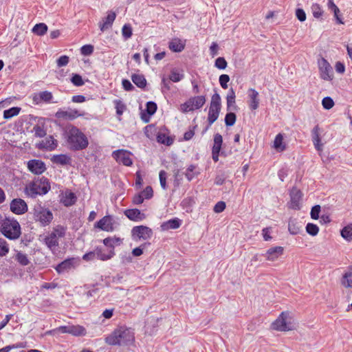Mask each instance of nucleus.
<instances>
[{
  "mask_svg": "<svg viewBox=\"0 0 352 352\" xmlns=\"http://www.w3.org/2000/svg\"><path fill=\"white\" fill-rule=\"evenodd\" d=\"M135 340L134 332L131 328L121 326L116 329L105 338V342L110 345L126 346Z\"/></svg>",
  "mask_w": 352,
  "mask_h": 352,
  "instance_id": "f257e3e1",
  "label": "nucleus"
},
{
  "mask_svg": "<svg viewBox=\"0 0 352 352\" xmlns=\"http://www.w3.org/2000/svg\"><path fill=\"white\" fill-rule=\"evenodd\" d=\"M67 142L73 151L84 150L89 145L87 136L75 126H72L67 131Z\"/></svg>",
  "mask_w": 352,
  "mask_h": 352,
  "instance_id": "f03ea898",
  "label": "nucleus"
},
{
  "mask_svg": "<svg viewBox=\"0 0 352 352\" xmlns=\"http://www.w3.org/2000/svg\"><path fill=\"white\" fill-rule=\"evenodd\" d=\"M0 231L4 236L10 240L18 239L21 234L19 223L10 217L1 218Z\"/></svg>",
  "mask_w": 352,
  "mask_h": 352,
  "instance_id": "7ed1b4c3",
  "label": "nucleus"
},
{
  "mask_svg": "<svg viewBox=\"0 0 352 352\" xmlns=\"http://www.w3.org/2000/svg\"><path fill=\"white\" fill-rule=\"evenodd\" d=\"M50 188V180L42 176L35 178L30 182L28 186L26 187V191L31 197H35L36 195H46Z\"/></svg>",
  "mask_w": 352,
  "mask_h": 352,
  "instance_id": "20e7f679",
  "label": "nucleus"
},
{
  "mask_svg": "<svg viewBox=\"0 0 352 352\" xmlns=\"http://www.w3.org/2000/svg\"><path fill=\"white\" fill-rule=\"evenodd\" d=\"M221 109V98L220 95L215 92L211 97V101L208 113V125L203 131L206 132L210 126L218 119Z\"/></svg>",
  "mask_w": 352,
  "mask_h": 352,
  "instance_id": "39448f33",
  "label": "nucleus"
},
{
  "mask_svg": "<svg viewBox=\"0 0 352 352\" xmlns=\"http://www.w3.org/2000/svg\"><path fill=\"white\" fill-rule=\"evenodd\" d=\"M33 215L34 220L39 221L43 226L49 225L53 219L52 212L48 208L43 207L41 204H37L34 206Z\"/></svg>",
  "mask_w": 352,
  "mask_h": 352,
  "instance_id": "423d86ee",
  "label": "nucleus"
},
{
  "mask_svg": "<svg viewBox=\"0 0 352 352\" xmlns=\"http://www.w3.org/2000/svg\"><path fill=\"white\" fill-rule=\"evenodd\" d=\"M290 320L289 313L288 311L282 312L278 318L272 322V327L273 329L280 331H290L292 329Z\"/></svg>",
  "mask_w": 352,
  "mask_h": 352,
  "instance_id": "0eeeda50",
  "label": "nucleus"
},
{
  "mask_svg": "<svg viewBox=\"0 0 352 352\" xmlns=\"http://www.w3.org/2000/svg\"><path fill=\"white\" fill-rule=\"evenodd\" d=\"M153 236V230L146 226H134L131 230L132 239L138 241L141 239L148 240Z\"/></svg>",
  "mask_w": 352,
  "mask_h": 352,
  "instance_id": "6e6552de",
  "label": "nucleus"
},
{
  "mask_svg": "<svg viewBox=\"0 0 352 352\" xmlns=\"http://www.w3.org/2000/svg\"><path fill=\"white\" fill-rule=\"evenodd\" d=\"M290 202L289 207L293 210H298L300 209V201L302 198V192L296 187H293L290 190Z\"/></svg>",
  "mask_w": 352,
  "mask_h": 352,
  "instance_id": "1a4fd4ad",
  "label": "nucleus"
},
{
  "mask_svg": "<svg viewBox=\"0 0 352 352\" xmlns=\"http://www.w3.org/2000/svg\"><path fill=\"white\" fill-rule=\"evenodd\" d=\"M319 69L320 77L324 80H331L333 79V69L329 62L322 58L319 62Z\"/></svg>",
  "mask_w": 352,
  "mask_h": 352,
  "instance_id": "9d476101",
  "label": "nucleus"
},
{
  "mask_svg": "<svg viewBox=\"0 0 352 352\" xmlns=\"http://www.w3.org/2000/svg\"><path fill=\"white\" fill-rule=\"evenodd\" d=\"M28 169L34 175H41L47 168L44 162L41 160H30L27 163Z\"/></svg>",
  "mask_w": 352,
  "mask_h": 352,
  "instance_id": "9b49d317",
  "label": "nucleus"
},
{
  "mask_svg": "<svg viewBox=\"0 0 352 352\" xmlns=\"http://www.w3.org/2000/svg\"><path fill=\"white\" fill-rule=\"evenodd\" d=\"M10 210L16 214H23L28 211L26 202L20 198H16L11 201L10 204Z\"/></svg>",
  "mask_w": 352,
  "mask_h": 352,
  "instance_id": "f8f14e48",
  "label": "nucleus"
},
{
  "mask_svg": "<svg viewBox=\"0 0 352 352\" xmlns=\"http://www.w3.org/2000/svg\"><path fill=\"white\" fill-rule=\"evenodd\" d=\"M113 158L120 164L130 166L133 161L130 157V153L124 150H117L113 152Z\"/></svg>",
  "mask_w": 352,
  "mask_h": 352,
  "instance_id": "ddd939ff",
  "label": "nucleus"
},
{
  "mask_svg": "<svg viewBox=\"0 0 352 352\" xmlns=\"http://www.w3.org/2000/svg\"><path fill=\"white\" fill-rule=\"evenodd\" d=\"M95 228L107 232H112L114 230L113 218L111 215H106L95 223Z\"/></svg>",
  "mask_w": 352,
  "mask_h": 352,
  "instance_id": "4468645a",
  "label": "nucleus"
},
{
  "mask_svg": "<svg viewBox=\"0 0 352 352\" xmlns=\"http://www.w3.org/2000/svg\"><path fill=\"white\" fill-rule=\"evenodd\" d=\"M77 263V259L75 258H69L59 264L56 265L55 267L56 271L58 274H62L65 272H68L69 270L74 268L76 263Z\"/></svg>",
  "mask_w": 352,
  "mask_h": 352,
  "instance_id": "2eb2a0df",
  "label": "nucleus"
},
{
  "mask_svg": "<svg viewBox=\"0 0 352 352\" xmlns=\"http://www.w3.org/2000/svg\"><path fill=\"white\" fill-rule=\"evenodd\" d=\"M82 116H83V114L79 113L78 110L72 109L67 111L59 109L55 114V116L58 119H67L70 120Z\"/></svg>",
  "mask_w": 352,
  "mask_h": 352,
  "instance_id": "dca6fc26",
  "label": "nucleus"
},
{
  "mask_svg": "<svg viewBox=\"0 0 352 352\" xmlns=\"http://www.w3.org/2000/svg\"><path fill=\"white\" fill-rule=\"evenodd\" d=\"M157 109V104L155 102H147L146 104V113H141V119L142 121L144 123H148L150 121V117L156 112Z\"/></svg>",
  "mask_w": 352,
  "mask_h": 352,
  "instance_id": "f3484780",
  "label": "nucleus"
},
{
  "mask_svg": "<svg viewBox=\"0 0 352 352\" xmlns=\"http://www.w3.org/2000/svg\"><path fill=\"white\" fill-rule=\"evenodd\" d=\"M124 214L133 221H141L146 218V214L138 208L126 209L124 211Z\"/></svg>",
  "mask_w": 352,
  "mask_h": 352,
  "instance_id": "a211bd4d",
  "label": "nucleus"
},
{
  "mask_svg": "<svg viewBox=\"0 0 352 352\" xmlns=\"http://www.w3.org/2000/svg\"><path fill=\"white\" fill-rule=\"evenodd\" d=\"M116 17V14L113 11H109L107 12V16L104 17L102 20V22L100 23L99 27L102 32L105 31L106 30L110 28L113 21H115Z\"/></svg>",
  "mask_w": 352,
  "mask_h": 352,
  "instance_id": "6ab92c4d",
  "label": "nucleus"
},
{
  "mask_svg": "<svg viewBox=\"0 0 352 352\" xmlns=\"http://www.w3.org/2000/svg\"><path fill=\"white\" fill-rule=\"evenodd\" d=\"M311 140L315 148L318 151H322L323 144L321 143L320 128L318 125L315 126L311 131Z\"/></svg>",
  "mask_w": 352,
  "mask_h": 352,
  "instance_id": "aec40b11",
  "label": "nucleus"
},
{
  "mask_svg": "<svg viewBox=\"0 0 352 352\" xmlns=\"http://www.w3.org/2000/svg\"><path fill=\"white\" fill-rule=\"evenodd\" d=\"M283 248L276 246L268 249L265 254L267 260L274 261L283 254Z\"/></svg>",
  "mask_w": 352,
  "mask_h": 352,
  "instance_id": "412c9836",
  "label": "nucleus"
},
{
  "mask_svg": "<svg viewBox=\"0 0 352 352\" xmlns=\"http://www.w3.org/2000/svg\"><path fill=\"white\" fill-rule=\"evenodd\" d=\"M250 98L249 107L252 110H256L259 105L258 92L253 88H250L248 91Z\"/></svg>",
  "mask_w": 352,
  "mask_h": 352,
  "instance_id": "4be33fe9",
  "label": "nucleus"
},
{
  "mask_svg": "<svg viewBox=\"0 0 352 352\" xmlns=\"http://www.w3.org/2000/svg\"><path fill=\"white\" fill-rule=\"evenodd\" d=\"M43 241L47 247L52 252L55 251L58 246V239L54 233H48L47 235L45 236Z\"/></svg>",
  "mask_w": 352,
  "mask_h": 352,
  "instance_id": "5701e85b",
  "label": "nucleus"
},
{
  "mask_svg": "<svg viewBox=\"0 0 352 352\" xmlns=\"http://www.w3.org/2000/svg\"><path fill=\"white\" fill-rule=\"evenodd\" d=\"M53 96L50 91H41L38 94L34 96L33 102L36 104L41 103V102H50Z\"/></svg>",
  "mask_w": 352,
  "mask_h": 352,
  "instance_id": "b1692460",
  "label": "nucleus"
},
{
  "mask_svg": "<svg viewBox=\"0 0 352 352\" xmlns=\"http://www.w3.org/2000/svg\"><path fill=\"white\" fill-rule=\"evenodd\" d=\"M60 329L63 333H68L76 336L85 334V329L81 326H64L61 327Z\"/></svg>",
  "mask_w": 352,
  "mask_h": 352,
  "instance_id": "393cba45",
  "label": "nucleus"
},
{
  "mask_svg": "<svg viewBox=\"0 0 352 352\" xmlns=\"http://www.w3.org/2000/svg\"><path fill=\"white\" fill-rule=\"evenodd\" d=\"M115 255L114 251L104 249L102 247L96 248V256L101 261H107L111 259Z\"/></svg>",
  "mask_w": 352,
  "mask_h": 352,
  "instance_id": "a878e982",
  "label": "nucleus"
},
{
  "mask_svg": "<svg viewBox=\"0 0 352 352\" xmlns=\"http://www.w3.org/2000/svg\"><path fill=\"white\" fill-rule=\"evenodd\" d=\"M57 146V141L53 138V136L50 135L46 138L45 141H43L39 144L38 148L41 149H45L47 151H53Z\"/></svg>",
  "mask_w": 352,
  "mask_h": 352,
  "instance_id": "bb28decb",
  "label": "nucleus"
},
{
  "mask_svg": "<svg viewBox=\"0 0 352 352\" xmlns=\"http://www.w3.org/2000/svg\"><path fill=\"white\" fill-rule=\"evenodd\" d=\"M182 221L178 218L171 219L161 225L162 230H168L170 229H177L180 227Z\"/></svg>",
  "mask_w": 352,
  "mask_h": 352,
  "instance_id": "cd10ccee",
  "label": "nucleus"
},
{
  "mask_svg": "<svg viewBox=\"0 0 352 352\" xmlns=\"http://www.w3.org/2000/svg\"><path fill=\"white\" fill-rule=\"evenodd\" d=\"M122 240L120 237H107L103 239V243L106 246L107 249L114 251L115 245H120L122 243Z\"/></svg>",
  "mask_w": 352,
  "mask_h": 352,
  "instance_id": "c85d7f7f",
  "label": "nucleus"
},
{
  "mask_svg": "<svg viewBox=\"0 0 352 352\" xmlns=\"http://www.w3.org/2000/svg\"><path fill=\"white\" fill-rule=\"evenodd\" d=\"M341 283L346 288L352 287V265L349 266L347 270L343 274Z\"/></svg>",
  "mask_w": 352,
  "mask_h": 352,
  "instance_id": "c756f323",
  "label": "nucleus"
},
{
  "mask_svg": "<svg viewBox=\"0 0 352 352\" xmlns=\"http://www.w3.org/2000/svg\"><path fill=\"white\" fill-rule=\"evenodd\" d=\"M77 201V197L75 193L71 191H66L65 195L61 199L62 203L65 206H71L75 204Z\"/></svg>",
  "mask_w": 352,
  "mask_h": 352,
  "instance_id": "7c9ffc66",
  "label": "nucleus"
},
{
  "mask_svg": "<svg viewBox=\"0 0 352 352\" xmlns=\"http://www.w3.org/2000/svg\"><path fill=\"white\" fill-rule=\"evenodd\" d=\"M193 110L201 108L206 103V99L205 96H197L189 98Z\"/></svg>",
  "mask_w": 352,
  "mask_h": 352,
  "instance_id": "2f4dec72",
  "label": "nucleus"
},
{
  "mask_svg": "<svg viewBox=\"0 0 352 352\" xmlns=\"http://www.w3.org/2000/svg\"><path fill=\"white\" fill-rule=\"evenodd\" d=\"M51 160L54 164L65 166L70 163L71 157L65 154H59L53 155Z\"/></svg>",
  "mask_w": 352,
  "mask_h": 352,
  "instance_id": "473e14b6",
  "label": "nucleus"
},
{
  "mask_svg": "<svg viewBox=\"0 0 352 352\" xmlns=\"http://www.w3.org/2000/svg\"><path fill=\"white\" fill-rule=\"evenodd\" d=\"M170 50L174 52H181L184 50L185 45L179 38H174L169 42Z\"/></svg>",
  "mask_w": 352,
  "mask_h": 352,
  "instance_id": "72a5a7b5",
  "label": "nucleus"
},
{
  "mask_svg": "<svg viewBox=\"0 0 352 352\" xmlns=\"http://www.w3.org/2000/svg\"><path fill=\"white\" fill-rule=\"evenodd\" d=\"M133 82L139 88L144 89L146 86V80L142 74H133L131 76Z\"/></svg>",
  "mask_w": 352,
  "mask_h": 352,
  "instance_id": "f704fd0d",
  "label": "nucleus"
},
{
  "mask_svg": "<svg viewBox=\"0 0 352 352\" xmlns=\"http://www.w3.org/2000/svg\"><path fill=\"white\" fill-rule=\"evenodd\" d=\"M288 230L291 234L296 235L300 232L301 226L295 219L291 218L288 222Z\"/></svg>",
  "mask_w": 352,
  "mask_h": 352,
  "instance_id": "c9c22d12",
  "label": "nucleus"
},
{
  "mask_svg": "<svg viewBox=\"0 0 352 352\" xmlns=\"http://www.w3.org/2000/svg\"><path fill=\"white\" fill-rule=\"evenodd\" d=\"M157 141L160 143L165 144L166 146H170L173 144V139L170 136L166 135V133L162 132H158L156 137Z\"/></svg>",
  "mask_w": 352,
  "mask_h": 352,
  "instance_id": "e433bc0d",
  "label": "nucleus"
},
{
  "mask_svg": "<svg viewBox=\"0 0 352 352\" xmlns=\"http://www.w3.org/2000/svg\"><path fill=\"white\" fill-rule=\"evenodd\" d=\"M184 78L183 72H179L177 69L173 68L170 70V73L168 76L169 80L173 82H177L182 80Z\"/></svg>",
  "mask_w": 352,
  "mask_h": 352,
  "instance_id": "4c0bfd02",
  "label": "nucleus"
},
{
  "mask_svg": "<svg viewBox=\"0 0 352 352\" xmlns=\"http://www.w3.org/2000/svg\"><path fill=\"white\" fill-rule=\"evenodd\" d=\"M14 259L22 266H26L30 263L27 254L21 251H16Z\"/></svg>",
  "mask_w": 352,
  "mask_h": 352,
  "instance_id": "58836bf2",
  "label": "nucleus"
},
{
  "mask_svg": "<svg viewBox=\"0 0 352 352\" xmlns=\"http://www.w3.org/2000/svg\"><path fill=\"white\" fill-rule=\"evenodd\" d=\"M21 110V109L18 107H13L6 109L3 111V118L9 120L12 117L17 116L20 113Z\"/></svg>",
  "mask_w": 352,
  "mask_h": 352,
  "instance_id": "ea45409f",
  "label": "nucleus"
},
{
  "mask_svg": "<svg viewBox=\"0 0 352 352\" xmlns=\"http://www.w3.org/2000/svg\"><path fill=\"white\" fill-rule=\"evenodd\" d=\"M341 236L348 241H352V223L344 227L340 231Z\"/></svg>",
  "mask_w": 352,
  "mask_h": 352,
  "instance_id": "a19ab883",
  "label": "nucleus"
},
{
  "mask_svg": "<svg viewBox=\"0 0 352 352\" xmlns=\"http://www.w3.org/2000/svg\"><path fill=\"white\" fill-rule=\"evenodd\" d=\"M47 26L46 24H45L43 23H40L36 24L32 29V32L35 34L38 35V36L44 35L47 32Z\"/></svg>",
  "mask_w": 352,
  "mask_h": 352,
  "instance_id": "79ce46f5",
  "label": "nucleus"
},
{
  "mask_svg": "<svg viewBox=\"0 0 352 352\" xmlns=\"http://www.w3.org/2000/svg\"><path fill=\"white\" fill-rule=\"evenodd\" d=\"M223 144V138L222 135L219 133H216L214 135V143L212 148V150L221 151V146Z\"/></svg>",
  "mask_w": 352,
  "mask_h": 352,
  "instance_id": "37998d69",
  "label": "nucleus"
},
{
  "mask_svg": "<svg viewBox=\"0 0 352 352\" xmlns=\"http://www.w3.org/2000/svg\"><path fill=\"white\" fill-rule=\"evenodd\" d=\"M274 146L276 149L280 151L285 149V145L283 144V136L281 133L276 135L274 142Z\"/></svg>",
  "mask_w": 352,
  "mask_h": 352,
  "instance_id": "c03bdc74",
  "label": "nucleus"
},
{
  "mask_svg": "<svg viewBox=\"0 0 352 352\" xmlns=\"http://www.w3.org/2000/svg\"><path fill=\"white\" fill-rule=\"evenodd\" d=\"M236 120V116L234 112L227 113L225 116V124L227 126H233Z\"/></svg>",
  "mask_w": 352,
  "mask_h": 352,
  "instance_id": "a18cd8bd",
  "label": "nucleus"
},
{
  "mask_svg": "<svg viewBox=\"0 0 352 352\" xmlns=\"http://www.w3.org/2000/svg\"><path fill=\"white\" fill-rule=\"evenodd\" d=\"M122 34L125 40L129 39L133 34L131 25L129 23H126L122 28Z\"/></svg>",
  "mask_w": 352,
  "mask_h": 352,
  "instance_id": "49530a36",
  "label": "nucleus"
},
{
  "mask_svg": "<svg viewBox=\"0 0 352 352\" xmlns=\"http://www.w3.org/2000/svg\"><path fill=\"white\" fill-rule=\"evenodd\" d=\"M10 248L7 241L0 238V256H5L9 252Z\"/></svg>",
  "mask_w": 352,
  "mask_h": 352,
  "instance_id": "de8ad7c7",
  "label": "nucleus"
},
{
  "mask_svg": "<svg viewBox=\"0 0 352 352\" xmlns=\"http://www.w3.org/2000/svg\"><path fill=\"white\" fill-rule=\"evenodd\" d=\"M306 231L309 234L316 236L319 232V228L314 223H308L306 226Z\"/></svg>",
  "mask_w": 352,
  "mask_h": 352,
  "instance_id": "09e8293b",
  "label": "nucleus"
},
{
  "mask_svg": "<svg viewBox=\"0 0 352 352\" xmlns=\"http://www.w3.org/2000/svg\"><path fill=\"white\" fill-rule=\"evenodd\" d=\"M66 230L65 228L62 226H57L53 229V231L51 232V233L55 234L56 238L58 239V238H63L65 235Z\"/></svg>",
  "mask_w": 352,
  "mask_h": 352,
  "instance_id": "8fccbe9b",
  "label": "nucleus"
},
{
  "mask_svg": "<svg viewBox=\"0 0 352 352\" xmlns=\"http://www.w3.org/2000/svg\"><path fill=\"white\" fill-rule=\"evenodd\" d=\"M33 131H34V135L38 138H43L46 135V131L44 129L43 126H40L39 124H36L33 127Z\"/></svg>",
  "mask_w": 352,
  "mask_h": 352,
  "instance_id": "3c124183",
  "label": "nucleus"
},
{
  "mask_svg": "<svg viewBox=\"0 0 352 352\" xmlns=\"http://www.w3.org/2000/svg\"><path fill=\"white\" fill-rule=\"evenodd\" d=\"M214 66L219 69H225L228 63L223 57H218L214 62Z\"/></svg>",
  "mask_w": 352,
  "mask_h": 352,
  "instance_id": "603ef678",
  "label": "nucleus"
},
{
  "mask_svg": "<svg viewBox=\"0 0 352 352\" xmlns=\"http://www.w3.org/2000/svg\"><path fill=\"white\" fill-rule=\"evenodd\" d=\"M322 104L324 109L329 110L334 106V102L331 97L327 96L322 99Z\"/></svg>",
  "mask_w": 352,
  "mask_h": 352,
  "instance_id": "864d4df0",
  "label": "nucleus"
},
{
  "mask_svg": "<svg viewBox=\"0 0 352 352\" xmlns=\"http://www.w3.org/2000/svg\"><path fill=\"white\" fill-rule=\"evenodd\" d=\"M72 82L77 87H80L84 85V80L82 78V76L78 74H73L72 78Z\"/></svg>",
  "mask_w": 352,
  "mask_h": 352,
  "instance_id": "5fc2aeb1",
  "label": "nucleus"
},
{
  "mask_svg": "<svg viewBox=\"0 0 352 352\" xmlns=\"http://www.w3.org/2000/svg\"><path fill=\"white\" fill-rule=\"evenodd\" d=\"M311 10H312L314 16L317 19L320 18L323 14L322 10L321 9L320 5L318 3H315V4L312 5Z\"/></svg>",
  "mask_w": 352,
  "mask_h": 352,
  "instance_id": "6e6d98bb",
  "label": "nucleus"
},
{
  "mask_svg": "<svg viewBox=\"0 0 352 352\" xmlns=\"http://www.w3.org/2000/svg\"><path fill=\"white\" fill-rule=\"evenodd\" d=\"M94 46L92 45H85L80 48V53L84 56H89L94 52Z\"/></svg>",
  "mask_w": 352,
  "mask_h": 352,
  "instance_id": "4d7b16f0",
  "label": "nucleus"
},
{
  "mask_svg": "<svg viewBox=\"0 0 352 352\" xmlns=\"http://www.w3.org/2000/svg\"><path fill=\"white\" fill-rule=\"evenodd\" d=\"M159 177H160V182L161 187L164 190H166L167 188V184H166V173L165 170H160L159 173Z\"/></svg>",
  "mask_w": 352,
  "mask_h": 352,
  "instance_id": "13d9d810",
  "label": "nucleus"
},
{
  "mask_svg": "<svg viewBox=\"0 0 352 352\" xmlns=\"http://www.w3.org/2000/svg\"><path fill=\"white\" fill-rule=\"evenodd\" d=\"M195 168H196V166H195L193 164H191L188 167L185 175L188 181H191L194 178L195 175L198 174V173L197 174H195L194 173V170Z\"/></svg>",
  "mask_w": 352,
  "mask_h": 352,
  "instance_id": "bf43d9fd",
  "label": "nucleus"
},
{
  "mask_svg": "<svg viewBox=\"0 0 352 352\" xmlns=\"http://www.w3.org/2000/svg\"><path fill=\"white\" fill-rule=\"evenodd\" d=\"M144 199H149L153 196V190L151 186H148L140 192Z\"/></svg>",
  "mask_w": 352,
  "mask_h": 352,
  "instance_id": "052dcab7",
  "label": "nucleus"
},
{
  "mask_svg": "<svg viewBox=\"0 0 352 352\" xmlns=\"http://www.w3.org/2000/svg\"><path fill=\"white\" fill-rule=\"evenodd\" d=\"M230 76L228 74H221L219 76V84L221 87L226 89L228 88V82L230 81Z\"/></svg>",
  "mask_w": 352,
  "mask_h": 352,
  "instance_id": "680f3d73",
  "label": "nucleus"
},
{
  "mask_svg": "<svg viewBox=\"0 0 352 352\" xmlns=\"http://www.w3.org/2000/svg\"><path fill=\"white\" fill-rule=\"evenodd\" d=\"M116 113L118 116L122 115L124 110L126 109L125 104L120 100H115Z\"/></svg>",
  "mask_w": 352,
  "mask_h": 352,
  "instance_id": "e2e57ef3",
  "label": "nucleus"
},
{
  "mask_svg": "<svg viewBox=\"0 0 352 352\" xmlns=\"http://www.w3.org/2000/svg\"><path fill=\"white\" fill-rule=\"evenodd\" d=\"M320 205H315L312 207L311 210V217L313 219H318L319 218V214L320 212Z\"/></svg>",
  "mask_w": 352,
  "mask_h": 352,
  "instance_id": "0e129e2a",
  "label": "nucleus"
},
{
  "mask_svg": "<svg viewBox=\"0 0 352 352\" xmlns=\"http://www.w3.org/2000/svg\"><path fill=\"white\" fill-rule=\"evenodd\" d=\"M235 98H236L226 97L228 111L236 110L237 109V107L235 105Z\"/></svg>",
  "mask_w": 352,
  "mask_h": 352,
  "instance_id": "69168bd1",
  "label": "nucleus"
},
{
  "mask_svg": "<svg viewBox=\"0 0 352 352\" xmlns=\"http://www.w3.org/2000/svg\"><path fill=\"white\" fill-rule=\"evenodd\" d=\"M69 60V56H67L66 55L61 56L56 60L57 65L59 67L65 66L68 64Z\"/></svg>",
  "mask_w": 352,
  "mask_h": 352,
  "instance_id": "338daca9",
  "label": "nucleus"
},
{
  "mask_svg": "<svg viewBox=\"0 0 352 352\" xmlns=\"http://www.w3.org/2000/svg\"><path fill=\"white\" fill-rule=\"evenodd\" d=\"M226 203L223 201H218L214 206L213 210L216 213L223 212L226 208Z\"/></svg>",
  "mask_w": 352,
  "mask_h": 352,
  "instance_id": "774afa93",
  "label": "nucleus"
}]
</instances>
